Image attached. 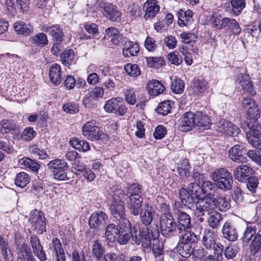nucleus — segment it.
I'll return each instance as SVG.
<instances>
[{"label": "nucleus", "mask_w": 261, "mask_h": 261, "mask_svg": "<svg viewBox=\"0 0 261 261\" xmlns=\"http://www.w3.org/2000/svg\"><path fill=\"white\" fill-rule=\"evenodd\" d=\"M196 113H186L179 120L178 129L181 132H188L195 127Z\"/></svg>", "instance_id": "obj_13"}, {"label": "nucleus", "mask_w": 261, "mask_h": 261, "mask_svg": "<svg viewBox=\"0 0 261 261\" xmlns=\"http://www.w3.org/2000/svg\"><path fill=\"white\" fill-rule=\"evenodd\" d=\"M14 29L18 34L27 36L33 31V27L25 24L23 21L15 22L13 26Z\"/></svg>", "instance_id": "obj_35"}, {"label": "nucleus", "mask_w": 261, "mask_h": 261, "mask_svg": "<svg viewBox=\"0 0 261 261\" xmlns=\"http://www.w3.org/2000/svg\"><path fill=\"white\" fill-rule=\"evenodd\" d=\"M118 232L119 229L117 226L114 224H110L106 228L105 236L109 241L112 242L116 240Z\"/></svg>", "instance_id": "obj_43"}, {"label": "nucleus", "mask_w": 261, "mask_h": 261, "mask_svg": "<svg viewBox=\"0 0 261 261\" xmlns=\"http://www.w3.org/2000/svg\"><path fill=\"white\" fill-rule=\"evenodd\" d=\"M104 252V247L97 240L95 241L92 245V253L93 255L97 259L100 260L102 257Z\"/></svg>", "instance_id": "obj_49"}, {"label": "nucleus", "mask_w": 261, "mask_h": 261, "mask_svg": "<svg viewBox=\"0 0 261 261\" xmlns=\"http://www.w3.org/2000/svg\"><path fill=\"white\" fill-rule=\"evenodd\" d=\"M157 239L154 240L156 243H153L152 245V252L155 257L162 255L164 252L163 243L156 240Z\"/></svg>", "instance_id": "obj_59"}, {"label": "nucleus", "mask_w": 261, "mask_h": 261, "mask_svg": "<svg viewBox=\"0 0 261 261\" xmlns=\"http://www.w3.org/2000/svg\"><path fill=\"white\" fill-rule=\"evenodd\" d=\"M104 109L107 112L119 115H123L127 111L126 107L121 104V101L118 98H113L107 100Z\"/></svg>", "instance_id": "obj_11"}, {"label": "nucleus", "mask_w": 261, "mask_h": 261, "mask_svg": "<svg viewBox=\"0 0 261 261\" xmlns=\"http://www.w3.org/2000/svg\"><path fill=\"white\" fill-rule=\"evenodd\" d=\"M231 4L235 13H240L245 7V0H231Z\"/></svg>", "instance_id": "obj_60"}, {"label": "nucleus", "mask_w": 261, "mask_h": 261, "mask_svg": "<svg viewBox=\"0 0 261 261\" xmlns=\"http://www.w3.org/2000/svg\"><path fill=\"white\" fill-rule=\"evenodd\" d=\"M211 178L216 182L218 188L223 191H227L231 188L232 177L227 169L220 168L215 170L211 173Z\"/></svg>", "instance_id": "obj_3"}, {"label": "nucleus", "mask_w": 261, "mask_h": 261, "mask_svg": "<svg viewBox=\"0 0 261 261\" xmlns=\"http://www.w3.org/2000/svg\"><path fill=\"white\" fill-rule=\"evenodd\" d=\"M136 196L137 197H128L129 201L128 202V207L130 213L136 216L139 215L142 210L143 200L142 197Z\"/></svg>", "instance_id": "obj_24"}, {"label": "nucleus", "mask_w": 261, "mask_h": 261, "mask_svg": "<svg viewBox=\"0 0 261 261\" xmlns=\"http://www.w3.org/2000/svg\"><path fill=\"white\" fill-rule=\"evenodd\" d=\"M171 101L170 100H166L159 103L156 112L160 114L166 115L170 113L171 109Z\"/></svg>", "instance_id": "obj_52"}, {"label": "nucleus", "mask_w": 261, "mask_h": 261, "mask_svg": "<svg viewBox=\"0 0 261 261\" xmlns=\"http://www.w3.org/2000/svg\"><path fill=\"white\" fill-rule=\"evenodd\" d=\"M52 247L56 253L57 261H66L64 250L62 245L57 238H54L52 240Z\"/></svg>", "instance_id": "obj_32"}, {"label": "nucleus", "mask_w": 261, "mask_h": 261, "mask_svg": "<svg viewBox=\"0 0 261 261\" xmlns=\"http://www.w3.org/2000/svg\"><path fill=\"white\" fill-rule=\"evenodd\" d=\"M139 228L137 224L133 226L132 239L137 245L141 243L144 248H150L151 245V240L158 239L160 236L158 225L153 223L149 227H144L141 230Z\"/></svg>", "instance_id": "obj_1"}, {"label": "nucleus", "mask_w": 261, "mask_h": 261, "mask_svg": "<svg viewBox=\"0 0 261 261\" xmlns=\"http://www.w3.org/2000/svg\"><path fill=\"white\" fill-rule=\"evenodd\" d=\"M31 181V176L25 172H21L17 174L15 183L20 188L25 187Z\"/></svg>", "instance_id": "obj_41"}, {"label": "nucleus", "mask_w": 261, "mask_h": 261, "mask_svg": "<svg viewBox=\"0 0 261 261\" xmlns=\"http://www.w3.org/2000/svg\"><path fill=\"white\" fill-rule=\"evenodd\" d=\"M239 251V248L235 245H229L224 250L225 256L227 259L234 258Z\"/></svg>", "instance_id": "obj_56"}, {"label": "nucleus", "mask_w": 261, "mask_h": 261, "mask_svg": "<svg viewBox=\"0 0 261 261\" xmlns=\"http://www.w3.org/2000/svg\"><path fill=\"white\" fill-rule=\"evenodd\" d=\"M185 84L179 79H176L171 83V89L176 94H180L184 91Z\"/></svg>", "instance_id": "obj_53"}, {"label": "nucleus", "mask_w": 261, "mask_h": 261, "mask_svg": "<svg viewBox=\"0 0 261 261\" xmlns=\"http://www.w3.org/2000/svg\"><path fill=\"white\" fill-rule=\"evenodd\" d=\"M160 228L161 233L166 237L177 236L181 233L175 219L169 213L161 216Z\"/></svg>", "instance_id": "obj_2"}, {"label": "nucleus", "mask_w": 261, "mask_h": 261, "mask_svg": "<svg viewBox=\"0 0 261 261\" xmlns=\"http://www.w3.org/2000/svg\"><path fill=\"white\" fill-rule=\"evenodd\" d=\"M11 133L14 136H18L20 130L12 120L4 119L0 121V133L6 134Z\"/></svg>", "instance_id": "obj_19"}, {"label": "nucleus", "mask_w": 261, "mask_h": 261, "mask_svg": "<svg viewBox=\"0 0 261 261\" xmlns=\"http://www.w3.org/2000/svg\"><path fill=\"white\" fill-rule=\"evenodd\" d=\"M254 173L253 169L246 165L238 166L233 170V176L238 181L245 182Z\"/></svg>", "instance_id": "obj_14"}, {"label": "nucleus", "mask_w": 261, "mask_h": 261, "mask_svg": "<svg viewBox=\"0 0 261 261\" xmlns=\"http://www.w3.org/2000/svg\"><path fill=\"white\" fill-rule=\"evenodd\" d=\"M110 208L112 214L115 218H122L125 216L124 203L121 200H114Z\"/></svg>", "instance_id": "obj_27"}, {"label": "nucleus", "mask_w": 261, "mask_h": 261, "mask_svg": "<svg viewBox=\"0 0 261 261\" xmlns=\"http://www.w3.org/2000/svg\"><path fill=\"white\" fill-rule=\"evenodd\" d=\"M212 202L210 196L198 200L196 203L195 210L194 211L195 216L199 220H203L202 217L204 216L208 215L214 211Z\"/></svg>", "instance_id": "obj_7"}, {"label": "nucleus", "mask_w": 261, "mask_h": 261, "mask_svg": "<svg viewBox=\"0 0 261 261\" xmlns=\"http://www.w3.org/2000/svg\"><path fill=\"white\" fill-rule=\"evenodd\" d=\"M18 163L20 165L29 168L34 172L38 171L40 167V165L37 162L29 158L24 157L19 159Z\"/></svg>", "instance_id": "obj_39"}, {"label": "nucleus", "mask_w": 261, "mask_h": 261, "mask_svg": "<svg viewBox=\"0 0 261 261\" xmlns=\"http://www.w3.org/2000/svg\"><path fill=\"white\" fill-rule=\"evenodd\" d=\"M213 201L214 210L216 208L221 212H226L230 207V200L224 196L214 197L210 196Z\"/></svg>", "instance_id": "obj_21"}, {"label": "nucleus", "mask_w": 261, "mask_h": 261, "mask_svg": "<svg viewBox=\"0 0 261 261\" xmlns=\"http://www.w3.org/2000/svg\"><path fill=\"white\" fill-rule=\"evenodd\" d=\"M255 233L256 230L253 227L248 226L244 232V236L242 238L243 241L248 243L253 237H254Z\"/></svg>", "instance_id": "obj_62"}, {"label": "nucleus", "mask_w": 261, "mask_h": 261, "mask_svg": "<svg viewBox=\"0 0 261 261\" xmlns=\"http://www.w3.org/2000/svg\"><path fill=\"white\" fill-rule=\"evenodd\" d=\"M248 129L245 128L246 135L248 142L253 147L260 140L258 137L261 136V125L258 121L253 123H247Z\"/></svg>", "instance_id": "obj_9"}, {"label": "nucleus", "mask_w": 261, "mask_h": 261, "mask_svg": "<svg viewBox=\"0 0 261 261\" xmlns=\"http://www.w3.org/2000/svg\"><path fill=\"white\" fill-rule=\"evenodd\" d=\"M222 237L226 240L234 242L239 236L238 231L234 222L227 220L223 224L222 228Z\"/></svg>", "instance_id": "obj_12"}, {"label": "nucleus", "mask_w": 261, "mask_h": 261, "mask_svg": "<svg viewBox=\"0 0 261 261\" xmlns=\"http://www.w3.org/2000/svg\"><path fill=\"white\" fill-rule=\"evenodd\" d=\"M49 76L50 82L54 85H58L62 82L61 71L60 66L58 64H54L50 67Z\"/></svg>", "instance_id": "obj_28"}, {"label": "nucleus", "mask_w": 261, "mask_h": 261, "mask_svg": "<svg viewBox=\"0 0 261 261\" xmlns=\"http://www.w3.org/2000/svg\"><path fill=\"white\" fill-rule=\"evenodd\" d=\"M36 135V132L32 127H27L24 129L21 134L23 140L30 141L33 139Z\"/></svg>", "instance_id": "obj_64"}, {"label": "nucleus", "mask_w": 261, "mask_h": 261, "mask_svg": "<svg viewBox=\"0 0 261 261\" xmlns=\"http://www.w3.org/2000/svg\"><path fill=\"white\" fill-rule=\"evenodd\" d=\"M190 163L187 159H183L178 164L177 170L180 178L185 179L190 176Z\"/></svg>", "instance_id": "obj_33"}, {"label": "nucleus", "mask_w": 261, "mask_h": 261, "mask_svg": "<svg viewBox=\"0 0 261 261\" xmlns=\"http://www.w3.org/2000/svg\"><path fill=\"white\" fill-rule=\"evenodd\" d=\"M139 214L141 221L145 225V227H148V225H150V226L152 225L151 223L154 217V212L151 207L146 205L143 209L141 210Z\"/></svg>", "instance_id": "obj_26"}, {"label": "nucleus", "mask_w": 261, "mask_h": 261, "mask_svg": "<svg viewBox=\"0 0 261 261\" xmlns=\"http://www.w3.org/2000/svg\"><path fill=\"white\" fill-rule=\"evenodd\" d=\"M251 254H256L261 250V234L259 232L255 236L250 245Z\"/></svg>", "instance_id": "obj_45"}, {"label": "nucleus", "mask_w": 261, "mask_h": 261, "mask_svg": "<svg viewBox=\"0 0 261 261\" xmlns=\"http://www.w3.org/2000/svg\"><path fill=\"white\" fill-rule=\"evenodd\" d=\"M225 28L226 29H231L236 33H239L240 32V28L238 22L233 19H230L226 17L225 19Z\"/></svg>", "instance_id": "obj_54"}, {"label": "nucleus", "mask_w": 261, "mask_h": 261, "mask_svg": "<svg viewBox=\"0 0 261 261\" xmlns=\"http://www.w3.org/2000/svg\"><path fill=\"white\" fill-rule=\"evenodd\" d=\"M179 236L180 238L179 242L182 243L191 244L197 241V236L194 232L187 229L183 233H180Z\"/></svg>", "instance_id": "obj_42"}, {"label": "nucleus", "mask_w": 261, "mask_h": 261, "mask_svg": "<svg viewBox=\"0 0 261 261\" xmlns=\"http://www.w3.org/2000/svg\"><path fill=\"white\" fill-rule=\"evenodd\" d=\"M70 144L71 146L80 151L86 152L90 150L89 143L84 140H81L78 138H72L70 140Z\"/></svg>", "instance_id": "obj_37"}, {"label": "nucleus", "mask_w": 261, "mask_h": 261, "mask_svg": "<svg viewBox=\"0 0 261 261\" xmlns=\"http://www.w3.org/2000/svg\"><path fill=\"white\" fill-rule=\"evenodd\" d=\"M125 256L120 253L111 252L104 256L103 261H124Z\"/></svg>", "instance_id": "obj_57"}, {"label": "nucleus", "mask_w": 261, "mask_h": 261, "mask_svg": "<svg viewBox=\"0 0 261 261\" xmlns=\"http://www.w3.org/2000/svg\"><path fill=\"white\" fill-rule=\"evenodd\" d=\"M44 30L50 35L55 41L59 42L62 41L64 33L62 29L58 25L46 27Z\"/></svg>", "instance_id": "obj_29"}, {"label": "nucleus", "mask_w": 261, "mask_h": 261, "mask_svg": "<svg viewBox=\"0 0 261 261\" xmlns=\"http://www.w3.org/2000/svg\"><path fill=\"white\" fill-rule=\"evenodd\" d=\"M143 7L145 9L144 16L145 19L153 18L160 10V6L156 0H147L144 4Z\"/></svg>", "instance_id": "obj_20"}, {"label": "nucleus", "mask_w": 261, "mask_h": 261, "mask_svg": "<svg viewBox=\"0 0 261 261\" xmlns=\"http://www.w3.org/2000/svg\"><path fill=\"white\" fill-rule=\"evenodd\" d=\"M47 167L53 173L55 179L59 180L68 179L66 171L68 166L65 161L60 159L53 160L47 164Z\"/></svg>", "instance_id": "obj_6"}, {"label": "nucleus", "mask_w": 261, "mask_h": 261, "mask_svg": "<svg viewBox=\"0 0 261 261\" xmlns=\"http://www.w3.org/2000/svg\"><path fill=\"white\" fill-rule=\"evenodd\" d=\"M195 117V127L200 131H204L210 128L211 121L210 117L202 112H196Z\"/></svg>", "instance_id": "obj_16"}, {"label": "nucleus", "mask_w": 261, "mask_h": 261, "mask_svg": "<svg viewBox=\"0 0 261 261\" xmlns=\"http://www.w3.org/2000/svg\"><path fill=\"white\" fill-rule=\"evenodd\" d=\"M216 236L210 228H206L202 233V243L207 249H212L216 242Z\"/></svg>", "instance_id": "obj_23"}, {"label": "nucleus", "mask_w": 261, "mask_h": 261, "mask_svg": "<svg viewBox=\"0 0 261 261\" xmlns=\"http://www.w3.org/2000/svg\"><path fill=\"white\" fill-rule=\"evenodd\" d=\"M31 42L37 46H44L48 44L46 35L43 33H39L32 38Z\"/></svg>", "instance_id": "obj_47"}, {"label": "nucleus", "mask_w": 261, "mask_h": 261, "mask_svg": "<svg viewBox=\"0 0 261 261\" xmlns=\"http://www.w3.org/2000/svg\"><path fill=\"white\" fill-rule=\"evenodd\" d=\"M229 126H231V123L230 122L227 121L224 119H221L216 123V129L219 132L225 134L227 128L229 127Z\"/></svg>", "instance_id": "obj_63"}, {"label": "nucleus", "mask_w": 261, "mask_h": 261, "mask_svg": "<svg viewBox=\"0 0 261 261\" xmlns=\"http://www.w3.org/2000/svg\"><path fill=\"white\" fill-rule=\"evenodd\" d=\"M190 191L184 188L179 191V197L181 203L185 206H190L194 204L199 196L200 186L196 183H190L189 186Z\"/></svg>", "instance_id": "obj_4"}, {"label": "nucleus", "mask_w": 261, "mask_h": 261, "mask_svg": "<svg viewBox=\"0 0 261 261\" xmlns=\"http://www.w3.org/2000/svg\"><path fill=\"white\" fill-rule=\"evenodd\" d=\"M178 23L181 27L188 25L192 21L193 12L190 10L185 11L180 10L177 13Z\"/></svg>", "instance_id": "obj_34"}, {"label": "nucleus", "mask_w": 261, "mask_h": 261, "mask_svg": "<svg viewBox=\"0 0 261 261\" xmlns=\"http://www.w3.org/2000/svg\"><path fill=\"white\" fill-rule=\"evenodd\" d=\"M17 253L19 254V256H21L24 261L28 259L29 257H32L31 251L29 246L25 243L17 244L16 247Z\"/></svg>", "instance_id": "obj_40"}, {"label": "nucleus", "mask_w": 261, "mask_h": 261, "mask_svg": "<svg viewBox=\"0 0 261 261\" xmlns=\"http://www.w3.org/2000/svg\"><path fill=\"white\" fill-rule=\"evenodd\" d=\"M226 18L217 13H214L211 17V21L216 28L222 29L225 28L224 21Z\"/></svg>", "instance_id": "obj_46"}, {"label": "nucleus", "mask_w": 261, "mask_h": 261, "mask_svg": "<svg viewBox=\"0 0 261 261\" xmlns=\"http://www.w3.org/2000/svg\"><path fill=\"white\" fill-rule=\"evenodd\" d=\"M97 6L103 14L112 21L119 22L121 20V13L112 4L98 0Z\"/></svg>", "instance_id": "obj_8"}, {"label": "nucleus", "mask_w": 261, "mask_h": 261, "mask_svg": "<svg viewBox=\"0 0 261 261\" xmlns=\"http://www.w3.org/2000/svg\"><path fill=\"white\" fill-rule=\"evenodd\" d=\"M246 112L251 119L248 123H253L255 121H257V119L260 116V112L256 103L255 104L254 107H252L251 108L246 111Z\"/></svg>", "instance_id": "obj_55"}, {"label": "nucleus", "mask_w": 261, "mask_h": 261, "mask_svg": "<svg viewBox=\"0 0 261 261\" xmlns=\"http://www.w3.org/2000/svg\"><path fill=\"white\" fill-rule=\"evenodd\" d=\"M216 186V183L214 184L212 181L206 180L202 181L200 189L204 194H207V196H209V195H211V191L214 190Z\"/></svg>", "instance_id": "obj_58"}, {"label": "nucleus", "mask_w": 261, "mask_h": 261, "mask_svg": "<svg viewBox=\"0 0 261 261\" xmlns=\"http://www.w3.org/2000/svg\"><path fill=\"white\" fill-rule=\"evenodd\" d=\"M208 215V224L209 226L213 229L218 228L222 219L221 214L218 212L213 211Z\"/></svg>", "instance_id": "obj_38"}, {"label": "nucleus", "mask_w": 261, "mask_h": 261, "mask_svg": "<svg viewBox=\"0 0 261 261\" xmlns=\"http://www.w3.org/2000/svg\"><path fill=\"white\" fill-rule=\"evenodd\" d=\"M125 72L130 76L137 77L141 74V71L137 64H126L124 67Z\"/></svg>", "instance_id": "obj_48"}, {"label": "nucleus", "mask_w": 261, "mask_h": 261, "mask_svg": "<svg viewBox=\"0 0 261 261\" xmlns=\"http://www.w3.org/2000/svg\"><path fill=\"white\" fill-rule=\"evenodd\" d=\"M62 109L65 112L70 114L76 113L79 112V106L74 102H68L64 104Z\"/></svg>", "instance_id": "obj_61"}, {"label": "nucleus", "mask_w": 261, "mask_h": 261, "mask_svg": "<svg viewBox=\"0 0 261 261\" xmlns=\"http://www.w3.org/2000/svg\"><path fill=\"white\" fill-rule=\"evenodd\" d=\"M147 88L150 95L156 96L162 93L165 90L164 85L159 81L151 80L147 84Z\"/></svg>", "instance_id": "obj_31"}, {"label": "nucleus", "mask_w": 261, "mask_h": 261, "mask_svg": "<svg viewBox=\"0 0 261 261\" xmlns=\"http://www.w3.org/2000/svg\"><path fill=\"white\" fill-rule=\"evenodd\" d=\"M176 216L177 219V225L181 233L192 227L191 217L189 215L183 211Z\"/></svg>", "instance_id": "obj_22"}, {"label": "nucleus", "mask_w": 261, "mask_h": 261, "mask_svg": "<svg viewBox=\"0 0 261 261\" xmlns=\"http://www.w3.org/2000/svg\"><path fill=\"white\" fill-rule=\"evenodd\" d=\"M108 220L106 214L101 211L93 213L89 220V226L91 228H97L103 226Z\"/></svg>", "instance_id": "obj_17"}, {"label": "nucleus", "mask_w": 261, "mask_h": 261, "mask_svg": "<svg viewBox=\"0 0 261 261\" xmlns=\"http://www.w3.org/2000/svg\"><path fill=\"white\" fill-rule=\"evenodd\" d=\"M130 230L129 229H119V232L116 239L120 244H126L130 238Z\"/></svg>", "instance_id": "obj_50"}, {"label": "nucleus", "mask_w": 261, "mask_h": 261, "mask_svg": "<svg viewBox=\"0 0 261 261\" xmlns=\"http://www.w3.org/2000/svg\"><path fill=\"white\" fill-rule=\"evenodd\" d=\"M30 241L34 255L40 261L46 260L47 259L46 253L43 250V246L38 237L36 235H32L30 238Z\"/></svg>", "instance_id": "obj_15"}, {"label": "nucleus", "mask_w": 261, "mask_h": 261, "mask_svg": "<svg viewBox=\"0 0 261 261\" xmlns=\"http://www.w3.org/2000/svg\"><path fill=\"white\" fill-rule=\"evenodd\" d=\"M74 51L71 49L65 50L61 54V60L65 66L69 65L74 61Z\"/></svg>", "instance_id": "obj_44"}, {"label": "nucleus", "mask_w": 261, "mask_h": 261, "mask_svg": "<svg viewBox=\"0 0 261 261\" xmlns=\"http://www.w3.org/2000/svg\"><path fill=\"white\" fill-rule=\"evenodd\" d=\"M83 136L92 141L107 140L108 136L96 125L94 121H90L85 124L82 127Z\"/></svg>", "instance_id": "obj_5"}, {"label": "nucleus", "mask_w": 261, "mask_h": 261, "mask_svg": "<svg viewBox=\"0 0 261 261\" xmlns=\"http://www.w3.org/2000/svg\"><path fill=\"white\" fill-rule=\"evenodd\" d=\"M141 186L140 185L138 184H133L127 187L126 195H129L128 197H137L136 196L141 197Z\"/></svg>", "instance_id": "obj_51"}, {"label": "nucleus", "mask_w": 261, "mask_h": 261, "mask_svg": "<svg viewBox=\"0 0 261 261\" xmlns=\"http://www.w3.org/2000/svg\"><path fill=\"white\" fill-rule=\"evenodd\" d=\"M191 88L196 94L203 93L209 88L208 82L204 79H194L191 83Z\"/></svg>", "instance_id": "obj_30"}, {"label": "nucleus", "mask_w": 261, "mask_h": 261, "mask_svg": "<svg viewBox=\"0 0 261 261\" xmlns=\"http://www.w3.org/2000/svg\"><path fill=\"white\" fill-rule=\"evenodd\" d=\"M140 51L139 45L134 42L127 41L123 45V55L125 57L137 56Z\"/></svg>", "instance_id": "obj_25"}, {"label": "nucleus", "mask_w": 261, "mask_h": 261, "mask_svg": "<svg viewBox=\"0 0 261 261\" xmlns=\"http://www.w3.org/2000/svg\"><path fill=\"white\" fill-rule=\"evenodd\" d=\"M177 252L183 257L189 258L193 252L191 244L179 242L176 248Z\"/></svg>", "instance_id": "obj_36"}, {"label": "nucleus", "mask_w": 261, "mask_h": 261, "mask_svg": "<svg viewBox=\"0 0 261 261\" xmlns=\"http://www.w3.org/2000/svg\"><path fill=\"white\" fill-rule=\"evenodd\" d=\"M247 150L243 144H237L231 147L228 150V156L234 162L237 163H245L247 161L245 154Z\"/></svg>", "instance_id": "obj_10"}, {"label": "nucleus", "mask_w": 261, "mask_h": 261, "mask_svg": "<svg viewBox=\"0 0 261 261\" xmlns=\"http://www.w3.org/2000/svg\"><path fill=\"white\" fill-rule=\"evenodd\" d=\"M45 218L43 213L38 212L37 215L34 217L31 220L32 229L41 234L46 231V222Z\"/></svg>", "instance_id": "obj_18"}]
</instances>
